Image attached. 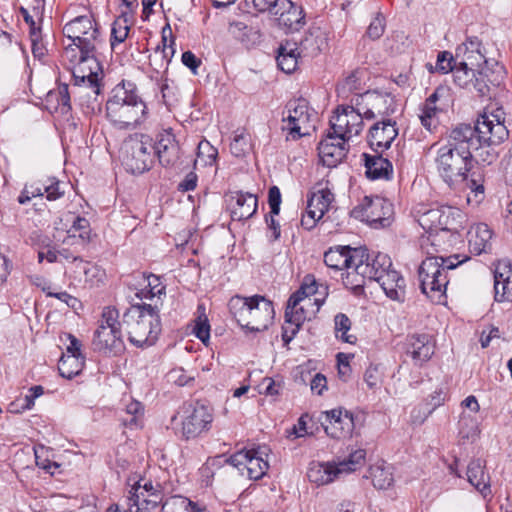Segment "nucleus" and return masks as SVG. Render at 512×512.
Masks as SVG:
<instances>
[{"instance_id": "1", "label": "nucleus", "mask_w": 512, "mask_h": 512, "mask_svg": "<svg viewBox=\"0 0 512 512\" xmlns=\"http://www.w3.org/2000/svg\"><path fill=\"white\" fill-rule=\"evenodd\" d=\"M472 162L455 151L448 144L439 147L434 157V167L448 187L456 192L469 190L467 201L480 203L484 199V174L480 170L471 171Z\"/></svg>"}, {"instance_id": "2", "label": "nucleus", "mask_w": 512, "mask_h": 512, "mask_svg": "<svg viewBox=\"0 0 512 512\" xmlns=\"http://www.w3.org/2000/svg\"><path fill=\"white\" fill-rule=\"evenodd\" d=\"M509 136V131L498 115L484 113L471 124H458L447 134V143L471 162L480 143H502Z\"/></svg>"}, {"instance_id": "3", "label": "nucleus", "mask_w": 512, "mask_h": 512, "mask_svg": "<svg viewBox=\"0 0 512 512\" xmlns=\"http://www.w3.org/2000/svg\"><path fill=\"white\" fill-rule=\"evenodd\" d=\"M146 104L140 97L135 83L123 80L117 84L106 102V116L121 129L135 126L146 115Z\"/></svg>"}, {"instance_id": "4", "label": "nucleus", "mask_w": 512, "mask_h": 512, "mask_svg": "<svg viewBox=\"0 0 512 512\" xmlns=\"http://www.w3.org/2000/svg\"><path fill=\"white\" fill-rule=\"evenodd\" d=\"M122 325L134 346H152L161 332L159 310L156 305L151 304L131 305L123 314Z\"/></svg>"}, {"instance_id": "5", "label": "nucleus", "mask_w": 512, "mask_h": 512, "mask_svg": "<svg viewBox=\"0 0 512 512\" xmlns=\"http://www.w3.org/2000/svg\"><path fill=\"white\" fill-rule=\"evenodd\" d=\"M390 267L392 262L387 254L380 252L370 253L366 247H358L354 250L353 270L343 275V283L347 288L362 291L367 280L378 281Z\"/></svg>"}, {"instance_id": "6", "label": "nucleus", "mask_w": 512, "mask_h": 512, "mask_svg": "<svg viewBox=\"0 0 512 512\" xmlns=\"http://www.w3.org/2000/svg\"><path fill=\"white\" fill-rule=\"evenodd\" d=\"M452 70L454 83L462 89L470 92H477L480 97L491 98V91L498 87L504 78V67L498 62L491 65H484V70L478 71V79L474 82L468 79V68L476 69L477 66L468 64V61L458 60Z\"/></svg>"}, {"instance_id": "7", "label": "nucleus", "mask_w": 512, "mask_h": 512, "mask_svg": "<svg viewBox=\"0 0 512 512\" xmlns=\"http://www.w3.org/2000/svg\"><path fill=\"white\" fill-rule=\"evenodd\" d=\"M154 141L147 135H130L122 144L121 159L125 169L132 174H142L150 170L154 163Z\"/></svg>"}, {"instance_id": "8", "label": "nucleus", "mask_w": 512, "mask_h": 512, "mask_svg": "<svg viewBox=\"0 0 512 512\" xmlns=\"http://www.w3.org/2000/svg\"><path fill=\"white\" fill-rule=\"evenodd\" d=\"M94 350L105 355H118L124 351L119 312L112 307H105L94 333Z\"/></svg>"}, {"instance_id": "9", "label": "nucleus", "mask_w": 512, "mask_h": 512, "mask_svg": "<svg viewBox=\"0 0 512 512\" xmlns=\"http://www.w3.org/2000/svg\"><path fill=\"white\" fill-rule=\"evenodd\" d=\"M438 257H427L422 261L419 270L420 288L423 294L432 301L440 302L448 285L447 275Z\"/></svg>"}, {"instance_id": "10", "label": "nucleus", "mask_w": 512, "mask_h": 512, "mask_svg": "<svg viewBox=\"0 0 512 512\" xmlns=\"http://www.w3.org/2000/svg\"><path fill=\"white\" fill-rule=\"evenodd\" d=\"M288 114L283 117L282 130L287 132V140H298L309 135L313 118L316 117L314 110L308 107L305 100H297L288 104Z\"/></svg>"}, {"instance_id": "11", "label": "nucleus", "mask_w": 512, "mask_h": 512, "mask_svg": "<svg viewBox=\"0 0 512 512\" xmlns=\"http://www.w3.org/2000/svg\"><path fill=\"white\" fill-rule=\"evenodd\" d=\"M461 217L459 211L451 207H436L424 211L418 218L419 225L428 233H438L439 231L456 232L461 227L457 220Z\"/></svg>"}, {"instance_id": "12", "label": "nucleus", "mask_w": 512, "mask_h": 512, "mask_svg": "<svg viewBox=\"0 0 512 512\" xmlns=\"http://www.w3.org/2000/svg\"><path fill=\"white\" fill-rule=\"evenodd\" d=\"M391 204L381 197L365 196L362 202L354 207L351 215L373 227H384L388 223Z\"/></svg>"}, {"instance_id": "13", "label": "nucleus", "mask_w": 512, "mask_h": 512, "mask_svg": "<svg viewBox=\"0 0 512 512\" xmlns=\"http://www.w3.org/2000/svg\"><path fill=\"white\" fill-rule=\"evenodd\" d=\"M257 454L255 450H242L226 458L225 462L237 468L241 475L258 480L266 474L269 465Z\"/></svg>"}, {"instance_id": "14", "label": "nucleus", "mask_w": 512, "mask_h": 512, "mask_svg": "<svg viewBox=\"0 0 512 512\" xmlns=\"http://www.w3.org/2000/svg\"><path fill=\"white\" fill-rule=\"evenodd\" d=\"M321 425L331 438L349 437L354 429L353 414L342 408L325 411L321 416Z\"/></svg>"}, {"instance_id": "15", "label": "nucleus", "mask_w": 512, "mask_h": 512, "mask_svg": "<svg viewBox=\"0 0 512 512\" xmlns=\"http://www.w3.org/2000/svg\"><path fill=\"white\" fill-rule=\"evenodd\" d=\"M153 154L158 157L159 163L164 168L176 167L182 157V150L176 136L171 130H164L156 137Z\"/></svg>"}, {"instance_id": "16", "label": "nucleus", "mask_w": 512, "mask_h": 512, "mask_svg": "<svg viewBox=\"0 0 512 512\" xmlns=\"http://www.w3.org/2000/svg\"><path fill=\"white\" fill-rule=\"evenodd\" d=\"M186 413L182 422V435L186 439L196 438L209 430L213 416L208 406L197 402L194 406L190 405Z\"/></svg>"}, {"instance_id": "17", "label": "nucleus", "mask_w": 512, "mask_h": 512, "mask_svg": "<svg viewBox=\"0 0 512 512\" xmlns=\"http://www.w3.org/2000/svg\"><path fill=\"white\" fill-rule=\"evenodd\" d=\"M88 57V55L86 57V55L79 54V59L73 68L72 75L75 85L89 88L92 94L97 97L101 92L100 75H102V67L98 58L97 65L95 66Z\"/></svg>"}, {"instance_id": "18", "label": "nucleus", "mask_w": 512, "mask_h": 512, "mask_svg": "<svg viewBox=\"0 0 512 512\" xmlns=\"http://www.w3.org/2000/svg\"><path fill=\"white\" fill-rule=\"evenodd\" d=\"M347 140L328 132L326 137L318 144V155L327 167H336L346 157L349 147Z\"/></svg>"}, {"instance_id": "19", "label": "nucleus", "mask_w": 512, "mask_h": 512, "mask_svg": "<svg viewBox=\"0 0 512 512\" xmlns=\"http://www.w3.org/2000/svg\"><path fill=\"white\" fill-rule=\"evenodd\" d=\"M250 303H252V310L247 331L261 332L268 329L275 314L272 302L264 296L254 295L250 297Z\"/></svg>"}, {"instance_id": "20", "label": "nucleus", "mask_w": 512, "mask_h": 512, "mask_svg": "<svg viewBox=\"0 0 512 512\" xmlns=\"http://www.w3.org/2000/svg\"><path fill=\"white\" fill-rule=\"evenodd\" d=\"M435 343L429 334L408 335L404 342L405 354L413 360L416 365L428 361L434 354Z\"/></svg>"}, {"instance_id": "21", "label": "nucleus", "mask_w": 512, "mask_h": 512, "mask_svg": "<svg viewBox=\"0 0 512 512\" xmlns=\"http://www.w3.org/2000/svg\"><path fill=\"white\" fill-rule=\"evenodd\" d=\"M273 16H275L278 25L288 32L299 31L305 24L302 7L290 0H280Z\"/></svg>"}, {"instance_id": "22", "label": "nucleus", "mask_w": 512, "mask_h": 512, "mask_svg": "<svg viewBox=\"0 0 512 512\" xmlns=\"http://www.w3.org/2000/svg\"><path fill=\"white\" fill-rule=\"evenodd\" d=\"M398 135L396 122L391 119L375 123L369 130L368 143L370 147L378 152L388 149Z\"/></svg>"}, {"instance_id": "23", "label": "nucleus", "mask_w": 512, "mask_h": 512, "mask_svg": "<svg viewBox=\"0 0 512 512\" xmlns=\"http://www.w3.org/2000/svg\"><path fill=\"white\" fill-rule=\"evenodd\" d=\"M258 207L256 195L236 191L230 195L231 218L234 221H242L252 217Z\"/></svg>"}, {"instance_id": "24", "label": "nucleus", "mask_w": 512, "mask_h": 512, "mask_svg": "<svg viewBox=\"0 0 512 512\" xmlns=\"http://www.w3.org/2000/svg\"><path fill=\"white\" fill-rule=\"evenodd\" d=\"M163 496L160 490H153L150 494H144L140 488L129 490L128 510L125 512H151L162 502Z\"/></svg>"}, {"instance_id": "25", "label": "nucleus", "mask_w": 512, "mask_h": 512, "mask_svg": "<svg viewBox=\"0 0 512 512\" xmlns=\"http://www.w3.org/2000/svg\"><path fill=\"white\" fill-rule=\"evenodd\" d=\"M385 295L393 301L404 302L406 295V283L403 276L390 267L377 281Z\"/></svg>"}, {"instance_id": "26", "label": "nucleus", "mask_w": 512, "mask_h": 512, "mask_svg": "<svg viewBox=\"0 0 512 512\" xmlns=\"http://www.w3.org/2000/svg\"><path fill=\"white\" fill-rule=\"evenodd\" d=\"M354 250L350 246L330 247L324 253L325 265L334 271H341L344 268L346 273L353 270L354 266Z\"/></svg>"}, {"instance_id": "27", "label": "nucleus", "mask_w": 512, "mask_h": 512, "mask_svg": "<svg viewBox=\"0 0 512 512\" xmlns=\"http://www.w3.org/2000/svg\"><path fill=\"white\" fill-rule=\"evenodd\" d=\"M326 45L325 33L319 27H312L297 42V51L303 58H312L317 56Z\"/></svg>"}, {"instance_id": "28", "label": "nucleus", "mask_w": 512, "mask_h": 512, "mask_svg": "<svg viewBox=\"0 0 512 512\" xmlns=\"http://www.w3.org/2000/svg\"><path fill=\"white\" fill-rule=\"evenodd\" d=\"M482 43L478 37H468L467 40L456 48V58L468 61L472 66L491 65L482 51Z\"/></svg>"}, {"instance_id": "29", "label": "nucleus", "mask_w": 512, "mask_h": 512, "mask_svg": "<svg viewBox=\"0 0 512 512\" xmlns=\"http://www.w3.org/2000/svg\"><path fill=\"white\" fill-rule=\"evenodd\" d=\"M467 480L483 497L491 494L490 476L485 471V461L473 459L467 466Z\"/></svg>"}, {"instance_id": "30", "label": "nucleus", "mask_w": 512, "mask_h": 512, "mask_svg": "<svg viewBox=\"0 0 512 512\" xmlns=\"http://www.w3.org/2000/svg\"><path fill=\"white\" fill-rule=\"evenodd\" d=\"M492 231L485 223H479L470 228L468 232L469 251L474 255L491 251Z\"/></svg>"}, {"instance_id": "31", "label": "nucleus", "mask_w": 512, "mask_h": 512, "mask_svg": "<svg viewBox=\"0 0 512 512\" xmlns=\"http://www.w3.org/2000/svg\"><path fill=\"white\" fill-rule=\"evenodd\" d=\"M103 44L104 40L101 37L98 26L73 41V45L78 48L79 54L88 55V59L95 66L97 65V52Z\"/></svg>"}, {"instance_id": "32", "label": "nucleus", "mask_w": 512, "mask_h": 512, "mask_svg": "<svg viewBox=\"0 0 512 512\" xmlns=\"http://www.w3.org/2000/svg\"><path fill=\"white\" fill-rule=\"evenodd\" d=\"M366 175L369 179H390L393 173L391 162L380 154H363Z\"/></svg>"}, {"instance_id": "33", "label": "nucleus", "mask_w": 512, "mask_h": 512, "mask_svg": "<svg viewBox=\"0 0 512 512\" xmlns=\"http://www.w3.org/2000/svg\"><path fill=\"white\" fill-rule=\"evenodd\" d=\"M299 58L303 57L297 51V42L285 41L278 48L277 64L285 73L289 74L295 71Z\"/></svg>"}, {"instance_id": "34", "label": "nucleus", "mask_w": 512, "mask_h": 512, "mask_svg": "<svg viewBox=\"0 0 512 512\" xmlns=\"http://www.w3.org/2000/svg\"><path fill=\"white\" fill-rule=\"evenodd\" d=\"M229 311L238 325L245 330H248L249 321L251 317L252 303L250 297L233 296L228 303Z\"/></svg>"}, {"instance_id": "35", "label": "nucleus", "mask_w": 512, "mask_h": 512, "mask_svg": "<svg viewBox=\"0 0 512 512\" xmlns=\"http://www.w3.org/2000/svg\"><path fill=\"white\" fill-rule=\"evenodd\" d=\"M338 475H340V473L337 466L330 463H312L307 472L309 481L318 485L329 484L333 482Z\"/></svg>"}, {"instance_id": "36", "label": "nucleus", "mask_w": 512, "mask_h": 512, "mask_svg": "<svg viewBox=\"0 0 512 512\" xmlns=\"http://www.w3.org/2000/svg\"><path fill=\"white\" fill-rule=\"evenodd\" d=\"M96 26H98L97 23H95L90 17L79 16L65 24L63 33L73 42Z\"/></svg>"}, {"instance_id": "37", "label": "nucleus", "mask_w": 512, "mask_h": 512, "mask_svg": "<svg viewBox=\"0 0 512 512\" xmlns=\"http://www.w3.org/2000/svg\"><path fill=\"white\" fill-rule=\"evenodd\" d=\"M84 362V357L62 355L58 363L59 373L64 378L72 379L82 371Z\"/></svg>"}, {"instance_id": "38", "label": "nucleus", "mask_w": 512, "mask_h": 512, "mask_svg": "<svg viewBox=\"0 0 512 512\" xmlns=\"http://www.w3.org/2000/svg\"><path fill=\"white\" fill-rule=\"evenodd\" d=\"M218 150L206 139L201 140L197 145L196 159L194 168L198 166H212L216 163Z\"/></svg>"}, {"instance_id": "39", "label": "nucleus", "mask_w": 512, "mask_h": 512, "mask_svg": "<svg viewBox=\"0 0 512 512\" xmlns=\"http://www.w3.org/2000/svg\"><path fill=\"white\" fill-rule=\"evenodd\" d=\"M310 306L309 304L301 303L291 308V305H287L285 309L286 322L295 325L296 328L299 329L306 319H311V317L318 312L316 309L310 311L308 309Z\"/></svg>"}, {"instance_id": "40", "label": "nucleus", "mask_w": 512, "mask_h": 512, "mask_svg": "<svg viewBox=\"0 0 512 512\" xmlns=\"http://www.w3.org/2000/svg\"><path fill=\"white\" fill-rule=\"evenodd\" d=\"M66 220L72 222L71 227L67 230L69 238H76L78 233V238L83 242L89 239L90 223L86 218L69 213Z\"/></svg>"}, {"instance_id": "41", "label": "nucleus", "mask_w": 512, "mask_h": 512, "mask_svg": "<svg viewBox=\"0 0 512 512\" xmlns=\"http://www.w3.org/2000/svg\"><path fill=\"white\" fill-rule=\"evenodd\" d=\"M351 320L344 313H338L334 317V331L337 339L349 344H354L357 340L355 335L348 334L351 329Z\"/></svg>"}, {"instance_id": "42", "label": "nucleus", "mask_w": 512, "mask_h": 512, "mask_svg": "<svg viewBox=\"0 0 512 512\" xmlns=\"http://www.w3.org/2000/svg\"><path fill=\"white\" fill-rule=\"evenodd\" d=\"M366 452L363 449H357L349 453L348 457L340 461L336 466L339 473H349L360 468L365 461Z\"/></svg>"}, {"instance_id": "43", "label": "nucleus", "mask_w": 512, "mask_h": 512, "mask_svg": "<svg viewBox=\"0 0 512 512\" xmlns=\"http://www.w3.org/2000/svg\"><path fill=\"white\" fill-rule=\"evenodd\" d=\"M500 144L490 143L489 141L487 143H480V146L474 152L473 160L487 165L492 164L498 158V151L495 147Z\"/></svg>"}, {"instance_id": "44", "label": "nucleus", "mask_w": 512, "mask_h": 512, "mask_svg": "<svg viewBox=\"0 0 512 512\" xmlns=\"http://www.w3.org/2000/svg\"><path fill=\"white\" fill-rule=\"evenodd\" d=\"M198 316L195 319L193 333L204 344H207L210 338V324L208 317L205 314V308L202 305L198 306Z\"/></svg>"}, {"instance_id": "45", "label": "nucleus", "mask_w": 512, "mask_h": 512, "mask_svg": "<svg viewBox=\"0 0 512 512\" xmlns=\"http://www.w3.org/2000/svg\"><path fill=\"white\" fill-rule=\"evenodd\" d=\"M334 200V195L329 189H321L313 193L308 199L309 207L316 206L321 213L325 214L329 210L331 203Z\"/></svg>"}, {"instance_id": "46", "label": "nucleus", "mask_w": 512, "mask_h": 512, "mask_svg": "<svg viewBox=\"0 0 512 512\" xmlns=\"http://www.w3.org/2000/svg\"><path fill=\"white\" fill-rule=\"evenodd\" d=\"M420 111L421 113L419 115V119L422 126L431 132L437 127L439 123L437 115L440 109L437 106H428L423 104L420 108Z\"/></svg>"}, {"instance_id": "47", "label": "nucleus", "mask_w": 512, "mask_h": 512, "mask_svg": "<svg viewBox=\"0 0 512 512\" xmlns=\"http://www.w3.org/2000/svg\"><path fill=\"white\" fill-rule=\"evenodd\" d=\"M169 30V32L171 33V30H170V27L167 26V27H164L163 30H162V40H163V43H164V48L162 49V51H159L158 49L155 51L154 55L150 58V61L151 62H154L156 65H158L160 68H165L167 69V66L170 62V58L168 53L166 52V49L169 48L170 49V57L173 56L175 50L173 48V44H174V40L171 41V44L169 45V47L166 46V31Z\"/></svg>"}, {"instance_id": "48", "label": "nucleus", "mask_w": 512, "mask_h": 512, "mask_svg": "<svg viewBox=\"0 0 512 512\" xmlns=\"http://www.w3.org/2000/svg\"><path fill=\"white\" fill-rule=\"evenodd\" d=\"M347 111H342V106H339L335 114L330 119V131L333 135L340 137L341 139H345V134H347Z\"/></svg>"}, {"instance_id": "49", "label": "nucleus", "mask_w": 512, "mask_h": 512, "mask_svg": "<svg viewBox=\"0 0 512 512\" xmlns=\"http://www.w3.org/2000/svg\"><path fill=\"white\" fill-rule=\"evenodd\" d=\"M147 281V287L149 289L140 290L139 292L136 293V296L139 299H152L154 297H159L165 289L164 286L161 285L159 277L155 275H150L147 277Z\"/></svg>"}, {"instance_id": "50", "label": "nucleus", "mask_w": 512, "mask_h": 512, "mask_svg": "<svg viewBox=\"0 0 512 512\" xmlns=\"http://www.w3.org/2000/svg\"><path fill=\"white\" fill-rule=\"evenodd\" d=\"M130 25L126 24L124 20H114L111 29V48L114 49L115 44L122 43L128 37Z\"/></svg>"}, {"instance_id": "51", "label": "nucleus", "mask_w": 512, "mask_h": 512, "mask_svg": "<svg viewBox=\"0 0 512 512\" xmlns=\"http://www.w3.org/2000/svg\"><path fill=\"white\" fill-rule=\"evenodd\" d=\"M250 148V137L248 134L241 132L236 134L230 144V151L236 157L244 156Z\"/></svg>"}, {"instance_id": "52", "label": "nucleus", "mask_w": 512, "mask_h": 512, "mask_svg": "<svg viewBox=\"0 0 512 512\" xmlns=\"http://www.w3.org/2000/svg\"><path fill=\"white\" fill-rule=\"evenodd\" d=\"M494 298L497 302L512 301V281H494Z\"/></svg>"}, {"instance_id": "53", "label": "nucleus", "mask_w": 512, "mask_h": 512, "mask_svg": "<svg viewBox=\"0 0 512 512\" xmlns=\"http://www.w3.org/2000/svg\"><path fill=\"white\" fill-rule=\"evenodd\" d=\"M126 413L129 418L123 419L124 425L138 426V419L143 414V405L139 401L132 400L126 405Z\"/></svg>"}, {"instance_id": "54", "label": "nucleus", "mask_w": 512, "mask_h": 512, "mask_svg": "<svg viewBox=\"0 0 512 512\" xmlns=\"http://www.w3.org/2000/svg\"><path fill=\"white\" fill-rule=\"evenodd\" d=\"M372 481L376 488L386 489L393 483V476L384 468L376 467L372 472Z\"/></svg>"}, {"instance_id": "55", "label": "nucleus", "mask_w": 512, "mask_h": 512, "mask_svg": "<svg viewBox=\"0 0 512 512\" xmlns=\"http://www.w3.org/2000/svg\"><path fill=\"white\" fill-rule=\"evenodd\" d=\"M64 184L55 178H48L44 183V192L49 201L57 200L64 195V190L61 186Z\"/></svg>"}, {"instance_id": "56", "label": "nucleus", "mask_w": 512, "mask_h": 512, "mask_svg": "<svg viewBox=\"0 0 512 512\" xmlns=\"http://www.w3.org/2000/svg\"><path fill=\"white\" fill-rule=\"evenodd\" d=\"M456 62V55L453 56L447 51L440 52L437 56L436 69L442 73L452 72Z\"/></svg>"}, {"instance_id": "57", "label": "nucleus", "mask_w": 512, "mask_h": 512, "mask_svg": "<svg viewBox=\"0 0 512 512\" xmlns=\"http://www.w3.org/2000/svg\"><path fill=\"white\" fill-rule=\"evenodd\" d=\"M382 380V374L377 365H370L364 373V381L371 390H376Z\"/></svg>"}, {"instance_id": "58", "label": "nucleus", "mask_w": 512, "mask_h": 512, "mask_svg": "<svg viewBox=\"0 0 512 512\" xmlns=\"http://www.w3.org/2000/svg\"><path fill=\"white\" fill-rule=\"evenodd\" d=\"M512 281V264L508 260H501L494 270V281Z\"/></svg>"}, {"instance_id": "59", "label": "nucleus", "mask_w": 512, "mask_h": 512, "mask_svg": "<svg viewBox=\"0 0 512 512\" xmlns=\"http://www.w3.org/2000/svg\"><path fill=\"white\" fill-rule=\"evenodd\" d=\"M169 380L175 383L178 386L188 385L191 381L194 380V375L191 373H187L183 368L178 367L170 370L168 373Z\"/></svg>"}, {"instance_id": "60", "label": "nucleus", "mask_w": 512, "mask_h": 512, "mask_svg": "<svg viewBox=\"0 0 512 512\" xmlns=\"http://www.w3.org/2000/svg\"><path fill=\"white\" fill-rule=\"evenodd\" d=\"M342 111H347V117H349L353 133L359 135L364 126L362 115L352 106H342Z\"/></svg>"}, {"instance_id": "61", "label": "nucleus", "mask_w": 512, "mask_h": 512, "mask_svg": "<svg viewBox=\"0 0 512 512\" xmlns=\"http://www.w3.org/2000/svg\"><path fill=\"white\" fill-rule=\"evenodd\" d=\"M385 30V19L381 15H377L370 23L367 29V35L372 40L379 39Z\"/></svg>"}, {"instance_id": "62", "label": "nucleus", "mask_w": 512, "mask_h": 512, "mask_svg": "<svg viewBox=\"0 0 512 512\" xmlns=\"http://www.w3.org/2000/svg\"><path fill=\"white\" fill-rule=\"evenodd\" d=\"M260 392L265 395H278L280 390L282 389V384L280 381H275L273 378L265 377L260 383Z\"/></svg>"}, {"instance_id": "63", "label": "nucleus", "mask_w": 512, "mask_h": 512, "mask_svg": "<svg viewBox=\"0 0 512 512\" xmlns=\"http://www.w3.org/2000/svg\"><path fill=\"white\" fill-rule=\"evenodd\" d=\"M268 203L270 206V214L278 215L281 205V193L277 186H272L268 191Z\"/></svg>"}, {"instance_id": "64", "label": "nucleus", "mask_w": 512, "mask_h": 512, "mask_svg": "<svg viewBox=\"0 0 512 512\" xmlns=\"http://www.w3.org/2000/svg\"><path fill=\"white\" fill-rule=\"evenodd\" d=\"M279 2L280 0H253V5L258 12H269L273 15V12L278 8Z\"/></svg>"}]
</instances>
